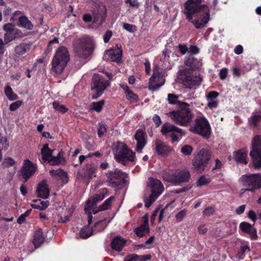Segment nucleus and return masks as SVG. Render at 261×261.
Returning a JSON list of instances; mask_svg holds the SVG:
<instances>
[{"label": "nucleus", "mask_w": 261, "mask_h": 261, "mask_svg": "<svg viewBox=\"0 0 261 261\" xmlns=\"http://www.w3.org/2000/svg\"><path fill=\"white\" fill-rule=\"evenodd\" d=\"M152 196L158 197L164 191V186L159 179L150 177L149 178Z\"/></svg>", "instance_id": "dca6fc26"}, {"label": "nucleus", "mask_w": 261, "mask_h": 261, "mask_svg": "<svg viewBox=\"0 0 261 261\" xmlns=\"http://www.w3.org/2000/svg\"><path fill=\"white\" fill-rule=\"evenodd\" d=\"M108 223L106 219H103L100 221H98L94 225V227L92 228L93 231H96L97 232H100L103 231L107 227Z\"/></svg>", "instance_id": "58836bf2"}, {"label": "nucleus", "mask_w": 261, "mask_h": 261, "mask_svg": "<svg viewBox=\"0 0 261 261\" xmlns=\"http://www.w3.org/2000/svg\"><path fill=\"white\" fill-rule=\"evenodd\" d=\"M113 33L111 30H108L106 31L105 34L103 35V41L105 43H107L109 42V40L111 37L112 36Z\"/></svg>", "instance_id": "774afa93"}, {"label": "nucleus", "mask_w": 261, "mask_h": 261, "mask_svg": "<svg viewBox=\"0 0 261 261\" xmlns=\"http://www.w3.org/2000/svg\"><path fill=\"white\" fill-rule=\"evenodd\" d=\"M182 84L185 87L189 89H195L201 83L202 77L200 74L198 75H193L192 74H185L181 77Z\"/></svg>", "instance_id": "4468645a"}, {"label": "nucleus", "mask_w": 261, "mask_h": 261, "mask_svg": "<svg viewBox=\"0 0 261 261\" xmlns=\"http://www.w3.org/2000/svg\"><path fill=\"white\" fill-rule=\"evenodd\" d=\"M115 199V197L112 196L106 199L103 203L98 207V210L94 211L93 210V214H95L99 211H103L111 208V205Z\"/></svg>", "instance_id": "473e14b6"}, {"label": "nucleus", "mask_w": 261, "mask_h": 261, "mask_svg": "<svg viewBox=\"0 0 261 261\" xmlns=\"http://www.w3.org/2000/svg\"><path fill=\"white\" fill-rule=\"evenodd\" d=\"M253 225L247 222H242L240 224L239 228L243 232L246 233L249 235V237L252 240H256L258 238L256 229L253 227Z\"/></svg>", "instance_id": "f3484780"}, {"label": "nucleus", "mask_w": 261, "mask_h": 261, "mask_svg": "<svg viewBox=\"0 0 261 261\" xmlns=\"http://www.w3.org/2000/svg\"><path fill=\"white\" fill-rule=\"evenodd\" d=\"M228 70L227 68H223L221 69L219 72L220 79L222 80H224L226 79L228 75Z\"/></svg>", "instance_id": "69168bd1"}, {"label": "nucleus", "mask_w": 261, "mask_h": 261, "mask_svg": "<svg viewBox=\"0 0 261 261\" xmlns=\"http://www.w3.org/2000/svg\"><path fill=\"white\" fill-rule=\"evenodd\" d=\"M107 126L105 122L101 121L99 123L97 128V135L99 138L103 137L104 134L107 132Z\"/></svg>", "instance_id": "49530a36"}, {"label": "nucleus", "mask_w": 261, "mask_h": 261, "mask_svg": "<svg viewBox=\"0 0 261 261\" xmlns=\"http://www.w3.org/2000/svg\"><path fill=\"white\" fill-rule=\"evenodd\" d=\"M211 181V178L206 177L205 175L200 176L196 181V186L200 187L203 186L207 185Z\"/></svg>", "instance_id": "37998d69"}, {"label": "nucleus", "mask_w": 261, "mask_h": 261, "mask_svg": "<svg viewBox=\"0 0 261 261\" xmlns=\"http://www.w3.org/2000/svg\"><path fill=\"white\" fill-rule=\"evenodd\" d=\"M207 107L211 110L216 109L218 107L219 104V101L217 100L208 101Z\"/></svg>", "instance_id": "338daca9"}, {"label": "nucleus", "mask_w": 261, "mask_h": 261, "mask_svg": "<svg viewBox=\"0 0 261 261\" xmlns=\"http://www.w3.org/2000/svg\"><path fill=\"white\" fill-rule=\"evenodd\" d=\"M129 258L130 261H146L150 259L151 256L150 254L138 255L136 254H133L129 255Z\"/></svg>", "instance_id": "ea45409f"}, {"label": "nucleus", "mask_w": 261, "mask_h": 261, "mask_svg": "<svg viewBox=\"0 0 261 261\" xmlns=\"http://www.w3.org/2000/svg\"><path fill=\"white\" fill-rule=\"evenodd\" d=\"M117 48L110 49L108 51V55L112 61L118 62L122 58V49L116 45Z\"/></svg>", "instance_id": "bb28decb"}, {"label": "nucleus", "mask_w": 261, "mask_h": 261, "mask_svg": "<svg viewBox=\"0 0 261 261\" xmlns=\"http://www.w3.org/2000/svg\"><path fill=\"white\" fill-rule=\"evenodd\" d=\"M97 166L94 164H87L84 168L83 177L91 179L96 176Z\"/></svg>", "instance_id": "b1692460"}, {"label": "nucleus", "mask_w": 261, "mask_h": 261, "mask_svg": "<svg viewBox=\"0 0 261 261\" xmlns=\"http://www.w3.org/2000/svg\"><path fill=\"white\" fill-rule=\"evenodd\" d=\"M250 249L248 245H242L240 247V250L238 252L237 256L240 259H244L245 253L250 252Z\"/></svg>", "instance_id": "a18cd8bd"}, {"label": "nucleus", "mask_w": 261, "mask_h": 261, "mask_svg": "<svg viewBox=\"0 0 261 261\" xmlns=\"http://www.w3.org/2000/svg\"><path fill=\"white\" fill-rule=\"evenodd\" d=\"M19 23L21 27L28 30H31L34 28L33 23L25 15L21 16L19 18Z\"/></svg>", "instance_id": "f704fd0d"}, {"label": "nucleus", "mask_w": 261, "mask_h": 261, "mask_svg": "<svg viewBox=\"0 0 261 261\" xmlns=\"http://www.w3.org/2000/svg\"><path fill=\"white\" fill-rule=\"evenodd\" d=\"M219 93L216 91H211L207 93L205 97L207 101L216 100L215 99L219 96Z\"/></svg>", "instance_id": "603ef678"}, {"label": "nucleus", "mask_w": 261, "mask_h": 261, "mask_svg": "<svg viewBox=\"0 0 261 261\" xmlns=\"http://www.w3.org/2000/svg\"><path fill=\"white\" fill-rule=\"evenodd\" d=\"M240 181L244 187H247L245 191L254 192L261 188V174L259 173L244 174L240 177Z\"/></svg>", "instance_id": "6e6552de"}, {"label": "nucleus", "mask_w": 261, "mask_h": 261, "mask_svg": "<svg viewBox=\"0 0 261 261\" xmlns=\"http://www.w3.org/2000/svg\"><path fill=\"white\" fill-rule=\"evenodd\" d=\"M176 171H174L169 169L164 170L162 172V176L164 180L174 184L175 179Z\"/></svg>", "instance_id": "2f4dec72"}, {"label": "nucleus", "mask_w": 261, "mask_h": 261, "mask_svg": "<svg viewBox=\"0 0 261 261\" xmlns=\"http://www.w3.org/2000/svg\"><path fill=\"white\" fill-rule=\"evenodd\" d=\"M188 55L194 56L195 55H197L200 53V48L195 45H190L188 47Z\"/></svg>", "instance_id": "864d4df0"}, {"label": "nucleus", "mask_w": 261, "mask_h": 261, "mask_svg": "<svg viewBox=\"0 0 261 261\" xmlns=\"http://www.w3.org/2000/svg\"><path fill=\"white\" fill-rule=\"evenodd\" d=\"M203 0H187L184 4L182 13L186 19L197 29L206 26L210 19V9Z\"/></svg>", "instance_id": "f257e3e1"}, {"label": "nucleus", "mask_w": 261, "mask_h": 261, "mask_svg": "<svg viewBox=\"0 0 261 261\" xmlns=\"http://www.w3.org/2000/svg\"><path fill=\"white\" fill-rule=\"evenodd\" d=\"M187 215V210L186 209H184L180 211L175 215L176 221L177 222L181 221Z\"/></svg>", "instance_id": "4d7b16f0"}, {"label": "nucleus", "mask_w": 261, "mask_h": 261, "mask_svg": "<svg viewBox=\"0 0 261 261\" xmlns=\"http://www.w3.org/2000/svg\"><path fill=\"white\" fill-rule=\"evenodd\" d=\"M45 238L42 229H39L35 232L33 243L36 248L40 247L44 242Z\"/></svg>", "instance_id": "c756f323"}, {"label": "nucleus", "mask_w": 261, "mask_h": 261, "mask_svg": "<svg viewBox=\"0 0 261 261\" xmlns=\"http://www.w3.org/2000/svg\"><path fill=\"white\" fill-rule=\"evenodd\" d=\"M38 197L46 199L49 195V190L45 180L41 181L38 185L37 189Z\"/></svg>", "instance_id": "5701e85b"}, {"label": "nucleus", "mask_w": 261, "mask_h": 261, "mask_svg": "<svg viewBox=\"0 0 261 261\" xmlns=\"http://www.w3.org/2000/svg\"><path fill=\"white\" fill-rule=\"evenodd\" d=\"M14 29L15 25L12 23H7L5 24L3 26V30L5 31L6 33L13 32H14Z\"/></svg>", "instance_id": "052dcab7"}, {"label": "nucleus", "mask_w": 261, "mask_h": 261, "mask_svg": "<svg viewBox=\"0 0 261 261\" xmlns=\"http://www.w3.org/2000/svg\"><path fill=\"white\" fill-rule=\"evenodd\" d=\"M9 147V143L7 139L4 137H0V151L3 149L7 150Z\"/></svg>", "instance_id": "5fc2aeb1"}, {"label": "nucleus", "mask_w": 261, "mask_h": 261, "mask_svg": "<svg viewBox=\"0 0 261 261\" xmlns=\"http://www.w3.org/2000/svg\"><path fill=\"white\" fill-rule=\"evenodd\" d=\"M37 169L36 164L29 159L24 160L19 171V179L23 183L26 182L35 174Z\"/></svg>", "instance_id": "9b49d317"}, {"label": "nucleus", "mask_w": 261, "mask_h": 261, "mask_svg": "<svg viewBox=\"0 0 261 261\" xmlns=\"http://www.w3.org/2000/svg\"><path fill=\"white\" fill-rule=\"evenodd\" d=\"M64 152L61 150L58 153L56 156L53 155L52 158H51V163H50V165L55 166L65 163L66 160L64 157Z\"/></svg>", "instance_id": "72a5a7b5"}, {"label": "nucleus", "mask_w": 261, "mask_h": 261, "mask_svg": "<svg viewBox=\"0 0 261 261\" xmlns=\"http://www.w3.org/2000/svg\"><path fill=\"white\" fill-rule=\"evenodd\" d=\"M125 94L126 99L129 101L130 103L137 102L139 100L138 95L135 94L132 90H129Z\"/></svg>", "instance_id": "c03bdc74"}, {"label": "nucleus", "mask_w": 261, "mask_h": 261, "mask_svg": "<svg viewBox=\"0 0 261 261\" xmlns=\"http://www.w3.org/2000/svg\"><path fill=\"white\" fill-rule=\"evenodd\" d=\"M191 179V174L188 170L184 169L181 170H176L175 185L186 184Z\"/></svg>", "instance_id": "6ab92c4d"}, {"label": "nucleus", "mask_w": 261, "mask_h": 261, "mask_svg": "<svg viewBox=\"0 0 261 261\" xmlns=\"http://www.w3.org/2000/svg\"><path fill=\"white\" fill-rule=\"evenodd\" d=\"M91 89L95 93L92 95V99H97L100 97L106 88L110 86L109 81L98 73H94L92 79Z\"/></svg>", "instance_id": "9d476101"}, {"label": "nucleus", "mask_w": 261, "mask_h": 261, "mask_svg": "<svg viewBox=\"0 0 261 261\" xmlns=\"http://www.w3.org/2000/svg\"><path fill=\"white\" fill-rule=\"evenodd\" d=\"M261 121V115L252 114L249 119V122L254 127H256L258 126V122Z\"/></svg>", "instance_id": "09e8293b"}, {"label": "nucleus", "mask_w": 261, "mask_h": 261, "mask_svg": "<svg viewBox=\"0 0 261 261\" xmlns=\"http://www.w3.org/2000/svg\"><path fill=\"white\" fill-rule=\"evenodd\" d=\"M105 103V100H101L97 102H92L91 104L90 110L99 113L102 111Z\"/></svg>", "instance_id": "a19ab883"}, {"label": "nucleus", "mask_w": 261, "mask_h": 261, "mask_svg": "<svg viewBox=\"0 0 261 261\" xmlns=\"http://www.w3.org/2000/svg\"><path fill=\"white\" fill-rule=\"evenodd\" d=\"M4 92L9 100L13 101L18 98V96L13 92L12 88L9 84L7 85L5 87Z\"/></svg>", "instance_id": "e433bc0d"}, {"label": "nucleus", "mask_w": 261, "mask_h": 261, "mask_svg": "<svg viewBox=\"0 0 261 261\" xmlns=\"http://www.w3.org/2000/svg\"><path fill=\"white\" fill-rule=\"evenodd\" d=\"M157 198L158 197L153 196L150 194L149 198L145 200V206L147 208L149 207Z\"/></svg>", "instance_id": "680f3d73"}, {"label": "nucleus", "mask_w": 261, "mask_h": 261, "mask_svg": "<svg viewBox=\"0 0 261 261\" xmlns=\"http://www.w3.org/2000/svg\"><path fill=\"white\" fill-rule=\"evenodd\" d=\"M53 150L49 148L48 144L45 143L43 145L41 150V153L42 155V160L44 162H47L50 164V163H51V158L53 156Z\"/></svg>", "instance_id": "a878e982"}, {"label": "nucleus", "mask_w": 261, "mask_h": 261, "mask_svg": "<svg viewBox=\"0 0 261 261\" xmlns=\"http://www.w3.org/2000/svg\"><path fill=\"white\" fill-rule=\"evenodd\" d=\"M161 132L165 137L170 136L173 142L178 141L179 138L175 134L177 133L181 135H185V132L181 129L175 126L174 124L166 122L162 126Z\"/></svg>", "instance_id": "f8f14e48"}, {"label": "nucleus", "mask_w": 261, "mask_h": 261, "mask_svg": "<svg viewBox=\"0 0 261 261\" xmlns=\"http://www.w3.org/2000/svg\"><path fill=\"white\" fill-rule=\"evenodd\" d=\"M126 243V240L120 236L115 237L111 243V248L116 251H122Z\"/></svg>", "instance_id": "393cba45"}, {"label": "nucleus", "mask_w": 261, "mask_h": 261, "mask_svg": "<svg viewBox=\"0 0 261 261\" xmlns=\"http://www.w3.org/2000/svg\"><path fill=\"white\" fill-rule=\"evenodd\" d=\"M193 150V148L190 145H185L181 147L180 151L185 155H190Z\"/></svg>", "instance_id": "3c124183"}, {"label": "nucleus", "mask_w": 261, "mask_h": 261, "mask_svg": "<svg viewBox=\"0 0 261 261\" xmlns=\"http://www.w3.org/2000/svg\"><path fill=\"white\" fill-rule=\"evenodd\" d=\"M184 64L192 71L198 70L202 65L201 60L192 55H188L185 57Z\"/></svg>", "instance_id": "a211bd4d"}, {"label": "nucleus", "mask_w": 261, "mask_h": 261, "mask_svg": "<svg viewBox=\"0 0 261 261\" xmlns=\"http://www.w3.org/2000/svg\"><path fill=\"white\" fill-rule=\"evenodd\" d=\"M70 60L67 48L61 46L57 50L51 61V72L54 75L61 74L65 69Z\"/></svg>", "instance_id": "20e7f679"}, {"label": "nucleus", "mask_w": 261, "mask_h": 261, "mask_svg": "<svg viewBox=\"0 0 261 261\" xmlns=\"http://www.w3.org/2000/svg\"><path fill=\"white\" fill-rule=\"evenodd\" d=\"M93 40L88 36H83L74 43V50L80 57H85L93 50Z\"/></svg>", "instance_id": "0eeeda50"}, {"label": "nucleus", "mask_w": 261, "mask_h": 261, "mask_svg": "<svg viewBox=\"0 0 261 261\" xmlns=\"http://www.w3.org/2000/svg\"><path fill=\"white\" fill-rule=\"evenodd\" d=\"M22 104L21 100H17L12 103L9 107V110L11 111H14L17 110Z\"/></svg>", "instance_id": "13d9d810"}, {"label": "nucleus", "mask_w": 261, "mask_h": 261, "mask_svg": "<svg viewBox=\"0 0 261 261\" xmlns=\"http://www.w3.org/2000/svg\"><path fill=\"white\" fill-rule=\"evenodd\" d=\"M123 28L130 33H133L136 30V27L135 25L127 23H124L123 24Z\"/></svg>", "instance_id": "e2e57ef3"}, {"label": "nucleus", "mask_w": 261, "mask_h": 261, "mask_svg": "<svg viewBox=\"0 0 261 261\" xmlns=\"http://www.w3.org/2000/svg\"><path fill=\"white\" fill-rule=\"evenodd\" d=\"M93 233V228L89 226H84L80 230V236L83 239H87L91 236Z\"/></svg>", "instance_id": "4c0bfd02"}, {"label": "nucleus", "mask_w": 261, "mask_h": 261, "mask_svg": "<svg viewBox=\"0 0 261 261\" xmlns=\"http://www.w3.org/2000/svg\"><path fill=\"white\" fill-rule=\"evenodd\" d=\"M5 43H9L10 42L15 39L14 36V32L6 33L4 35Z\"/></svg>", "instance_id": "bf43d9fd"}, {"label": "nucleus", "mask_w": 261, "mask_h": 261, "mask_svg": "<svg viewBox=\"0 0 261 261\" xmlns=\"http://www.w3.org/2000/svg\"><path fill=\"white\" fill-rule=\"evenodd\" d=\"M212 156L211 152L205 148L201 149L195 156L192 165L197 171L203 172L207 166Z\"/></svg>", "instance_id": "1a4fd4ad"}, {"label": "nucleus", "mask_w": 261, "mask_h": 261, "mask_svg": "<svg viewBox=\"0 0 261 261\" xmlns=\"http://www.w3.org/2000/svg\"><path fill=\"white\" fill-rule=\"evenodd\" d=\"M108 191L106 188L101 189L99 193L91 197L87 201V206L85 207V213H87L88 208L90 210H94L96 203L102 200L107 195Z\"/></svg>", "instance_id": "2eb2a0df"}, {"label": "nucleus", "mask_w": 261, "mask_h": 261, "mask_svg": "<svg viewBox=\"0 0 261 261\" xmlns=\"http://www.w3.org/2000/svg\"><path fill=\"white\" fill-rule=\"evenodd\" d=\"M168 101L169 103L172 105H178L181 107V103L183 102L178 100V96L174 94L169 93L168 94Z\"/></svg>", "instance_id": "de8ad7c7"}, {"label": "nucleus", "mask_w": 261, "mask_h": 261, "mask_svg": "<svg viewBox=\"0 0 261 261\" xmlns=\"http://www.w3.org/2000/svg\"><path fill=\"white\" fill-rule=\"evenodd\" d=\"M203 215L206 216H210L215 213V209L213 206H208L203 212Z\"/></svg>", "instance_id": "0e129e2a"}, {"label": "nucleus", "mask_w": 261, "mask_h": 261, "mask_svg": "<svg viewBox=\"0 0 261 261\" xmlns=\"http://www.w3.org/2000/svg\"><path fill=\"white\" fill-rule=\"evenodd\" d=\"M187 102L181 103V107L177 111L169 113V116L177 125L184 126H190L194 118V114Z\"/></svg>", "instance_id": "f03ea898"}, {"label": "nucleus", "mask_w": 261, "mask_h": 261, "mask_svg": "<svg viewBox=\"0 0 261 261\" xmlns=\"http://www.w3.org/2000/svg\"><path fill=\"white\" fill-rule=\"evenodd\" d=\"M249 155L252 159L253 167L255 169H261V135H257L252 139Z\"/></svg>", "instance_id": "423d86ee"}, {"label": "nucleus", "mask_w": 261, "mask_h": 261, "mask_svg": "<svg viewBox=\"0 0 261 261\" xmlns=\"http://www.w3.org/2000/svg\"><path fill=\"white\" fill-rule=\"evenodd\" d=\"M107 16V9L104 7L101 10L96 11L93 13V22L101 24L106 20Z\"/></svg>", "instance_id": "cd10ccee"}, {"label": "nucleus", "mask_w": 261, "mask_h": 261, "mask_svg": "<svg viewBox=\"0 0 261 261\" xmlns=\"http://www.w3.org/2000/svg\"><path fill=\"white\" fill-rule=\"evenodd\" d=\"M155 151L159 155L163 156H167L172 149L171 147L158 139L155 142Z\"/></svg>", "instance_id": "aec40b11"}, {"label": "nucleus", "mask_w": 261, "mask_h": 261, "mask_svg": "<svg viewBox=\"0 0 261 261\" xmlns=\"http://www.w3.org/2000/svg\"><path fill=\"white\" fill-rule=\"evenodd\" d=\"M177 51L180 54V55L183 56L186 54H188V46L185 44L180 43L177 46Z\"/></svg>", "instance_id": "8fccbe9b"}, {"label": "nucleus", "mask_w": 261, "mask_h": 261, "mask_svg": "<svg viewBox=\"0 0 261 261\" xmlns=\"http://www.w3.org/2000/svg\"><path fill=\"white\" fill-rule=\"evenodd\" d=\"M160 74L159 73H156L155 68L153 69V73L152 76L149 80V90L152 91L157 90L161 86L164 85V83L160 84H154L155 82V79L159 78Z\"/></svg>", "instance_id": "c85d7f7f"}, {"label": "nucleus", "mask_w": 261, "mask_h": 261, "mask_svg": "<svg viewBox=\"0 0 261 261\" xmlns=\"http://www.w3.org/2000/svg\"><path fill=\"white\" fill-rule=\"evenodd\" d=\"M31 46L32 44L31 43H21L15 46L14 52L18 55H23L30 50Z\"/></svg>", "instance_id": "7c9ffc66"}, {"label": "nucleus", "mask_w": 261, "mask_h": 261, "mask_svg": "<svg viewBox=\"0 0 261 261\" xmlns=\"http://www.w3.org/2000/svg\"><path fill=\"white\" fill-rule=\"evenodd\" d=\"M112 151L115 160L123 166H126L129 162H133L135 161V153L124 142L117 141L113 143Z\"/></svg>", "instance_id": "7ed1b4c3"}, {"label": "nucleus", "mask_w": 261, "mask_h": 261, "mask_svg": "<svg viewBox=\"0 0 261 261\" xmlns=\"http://www.w3.org/2000/svg\"><path fill=\"white\" fill-rule=\"evenodd\" d=\"M124 174V172L117 168L113 171L109 170L106 174L108 178L107 181L111 187L118 188L125 182V179L122 177Z\"/></svg>", "instance_id": "ddd939ff"}, {"label": "nucleus", "mask_w": 261, "mask_h": 261, "mask_svg": "<svg viewBox=\"0 0 261 261\" xmlns=\"http://www.w3.org/2000/svg\"><path fill=\"white\" fill-rule=\"evenodd\" d=\"M135 138L137 142L136 151H141L146 144L144 132L140 129H138L135 135Z\"/></svg>", "instance_id": "4be33fe9"}, {"label": "nucleus", "mask_w": 261, "mask_h": 261, "mask_svg": "<svg viewBox=\"0 0 261 261\" xmlns=\"http://www.w3.org/2000/svg\"><path fill=\"white\" fill-rule=\"evenodd\" d=\"M15 164V161L11 157L5 158L2 163L4 167H10Z\"/></svg>", "instance_id": "6e6d98bb"}, {"label": "nucleus", "mask_w": 261, "mask_h": 261, "mask_svg": "<svg viewBox=\"0 0 261 261\" xmlns=\"http://www.w3.org/2000/svg\"><path fill=\"white\" fill-rule=\"evenodd\" d=\"M53 106L55 111L62 114L66 113L68 110L67 108L63 105H61L58 101H54L53 103Z\"/></svg>", "instance_id": "79ce46f5"}, {"label": "nucleus", "mask_w": 261, "mask_h": 261, "mask_svg": "<svg viewBox=\"0 0 261 261\" xmlns=\"http://www.w3.org/2000/svg\"><path fill=\"white\" fill-rule=\"evenodd\" d=\"M134 231L136 236L139 238H142L150 233L149 227H146L145 225H140L139 226L135 228Z\"/></svg>", "instance_id": "c9c22d12"}, {"label": "nucleus", "mask_w": 261, "mask_h": 261, "mask_svg": "<svg viewBox=\"0 0 261 261\" xmlns=\"http://www.w3.org/2000/svg\"><path fill=\"white\" fill-rule=\"evenodd\" d=\"M248 154V150L246 148L240 149L233 152L234 160L239 164H247L248 162L246 160Z\"/></svg>", "instance_id": "412c9836"}, {"label": "nucleus", "mask_w": 261, "mask_h": 261, "mask_svg": "<svg viewBox=\"0 0 261 261\" xmlns=\"http://www.w3.org/2000/svg\"><path fill=\"white\" fill-rule=\"evenodd\" d=\"M190 132L207 139L211 134V127L204 116H197L189 126Z\"/></svg>", "instance_id": "39448f33"}]
</instances>
